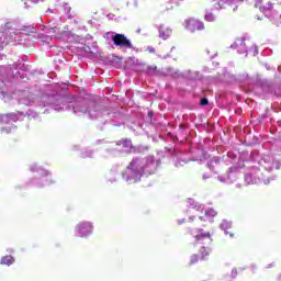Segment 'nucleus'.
Returning a JSON list of instances; mask_svg holds the SVG:
<instances>
[{
  "instance_id": "obj_1",
  "label": "nucleus",
  "mask_w": 281,
  "mask_h": 281,
  "mask_svg": "<svg viewBox=\"0 0 281 281\" xmlns=\"http://www.w3.org/2000/svg\"><path fill=\"white\" fill-rule=\"evenodd\" d=\"M188 234L193 237L191 245H193V247L200 246V255H192L190 257L189 267H192L198 265L200 260H207V256H210V251H207V245H212V235L201 228L195 231H188Z\"/></svg>"
},
{
  "instance_id": "obj_2",
  "label": "nucleus",
  "mask_w": 281,
  "mask_h": 281,
  "mask_svg": "<svg viewBox=\"0 0 281 281\" xmlns=\"http://www.w3.org/2000/svg\"><path fill=\"white\" fill-rule=\"evenodd\" d=\"M18 120L19 114L16 113L2 114L0 116V122L4 125V127H2V133H12V128H16L14 124H16Z\"/></svg>"
},
{
  "instance_id": "obj_3",
  "label": "nucleus",
  "mask_w": 281,
  "mask_h": 281,
  "mask_svg": "<svg viewBox=\"0 0 281 281\" xmlns=\"http://www.w3.org/2000/svg\"><path fill=\"white\" fill-rule=\"evenodd\" d=\"M184 27L188 32L194 34L196 32H203V30H205V23L199 19L189 18L184 21Z\"/></svg>"
},
{
  "instance_id": "obj_4",
  "label": "nucleus",
  "mask_w": 281,
  "mask_h": 281,
  "mask_svg": "<svg viewBox=\"0 0 281 281\" xmlns=\"http://www.w3.org/2000/svg\"><path fill=\"white\" fill-rule=\"evenodd\" d=\"M112 41L116 47H125L126 49H133V43L124 34H115Z\"/></svg>"
},
{
  "instance_id": "obj_5",
  "label": "nucleus",
  "mask_w": 281,
  "mask_h": 281,
  "mask_svg": "<svg viewBox=\"0 0 281 281\" xmlns=\"http://www.w3.org/2000/svg\"><path fill=\"white\" fill-rule=\"evenodd\" d=\"M76 232L81 238H87L89 234L93 233V225H91L89 222H80L76 226Z\"/></svg>"
},
{
  "instance_id": "obj_6",
  "label": "nucleus",
  "mask_w": 281,
  "mask_h": 281,
  "mask_svg": "<svg viewBox=\"0 0 281 281\" xmlns=\"http://www.w3.org/2000/svg\"><path fill=\"white\" fill-rule=\"evenodd\" d=\"M217 1V5L222 9L231 8L233 12H236L238 10V4L243 3L245 0H213Z\"/></svg>"
},
{
  "instance_id": "obj_7",
  "label": "nucleus",
  "mask_w": 281,
  "mask_h": 281,
  "mask_svg": "<svg viewBox=\"0 0 281 281\" xmlns=\"http://www.w3.org/2000/svg\"><path fill=\"white\" fill-rule=\"evenodd\" d=\"M255 8L260 12H269V10H273V3L269 0H256Z\"/></svg>"
},
{
  "instance_id": "obj_8",
  "label": "nucleus",
  "mask_w": 281,
  "mask_h": 281,
  "mask_svg": "<svg viewBox=\"0 0 281 281\" xmlns=\"http://www.w3.org/2000/svg\"><path fill=\"white\" fill-rule=\"evenodd\" d=\"M128 170H133L134 172H143L144 168L142 167V161L139 158H134L130 165L127 166Z\"/></svg>"
},
{
  "instance_id": "obj_9",
  "label": "nucleus",
  "mask_w": 281,
  "mask_h": 281,
  "mask_svg": "<svg viewBox=\"0 0 281 281\" xmlns=\"http://www.w3.org/2000/svg\"><path fill=\"white\" fill-rule=\"evenodd\" d=\"M159 36L160 38H162L164 41H168V38H170V36H172V30L161 26L159 29Z\"/></svg>"
},
{
  "instance_id": "obj_10",
  "label": "nucleus",
  "mask_w": 281,
  "mask_h": 281,
  "mask_svg": "<svg viewBox=\"0 0 281 281\" xmlns=\"http://www.w3.org/2000/svg\"><path fill=\"white\" fill-rule=\"evenodd\" d=\"M232 47H234V49H240L241 52H245V37H238L234 44L232 45Z\"/></svg>"
},
{
  "instance_id": "obj_11",
  "label": "nucleus",
  "mask_w": 281,
  "mask_h": 281,
  "mask_svg": "<svg viewBox=\"0 0 281 281\" xmlns=\"http://www.w3.org/2000/svg\"><path fill=\"white\" fill-rule=\"evenodd\" d=\"M204 21L207 23H214V21H216V15L214 13H206L204 15Z\"/></svg>"
},
{
  "instance_id": "obj_12",
  "label": "nucleus",
  "mask_w": 281,
  "mask_h": 281,
  "mask_svg": "<svg viewBox=\"0 0 281 281\" xmlns=\"http://www.w3.org/2000/svg\"><path fill=\"white\" fill-rule=\"evenodd\" d=\"M131 139L125 138L121 142V146H123V148H131Z\"/></svg>"
},
{
  "instance_id": "obj_13",
  "label": "nucleus",
  "mask_w": 281,
  "mask_h": 281,
  "mask_svg": "<svg viewBox=\"0 0 281 281\" xmlns=\"http://www.w3.org/2000/svg\"><path fill=\"white\" fill-rule=\"evenodd\" d=\"M1 262H14V257H12V255L4 256Z\"/></svg>"
},
{
  "instance_id": "obj_14",
  "label": "nucleus",
  "mask_w": 281,
  "mask_h": 281,
  "mask_svg": "<svg viewBox=\"0 0 281 281\" xmlns=\"http://www.w3.org/2000/svg\"><path fill=\"white\" fill-rule=\"evenodd\" d=\"M148 74H157V66H149L147 68Z\"/></svg>"
},
{
  "instance_id": "obj_15",
  "label": "nucleus",
  "mask_w": 281,
  "mask_h": 281,
  "mask_svg": "<svg viewBox=\"0 0 281 281\" xmlns=\"http://www.w3.org/2000/svg\"><path fill=\"white\" fill-rule=\"evenodd\" d=\"M200 104H201V106H207L210 104V101L207 100V98H203V99H201Z\"/></svg>"
},
{
  "instance_id": "obj_16",
  "label": "nucleus",
  "mask_w": 281,
  "mask_h": 281,
  "mask_svg": "<svg viewBox=\"0 0 281 281\" xmlns=\"http://www.w3.org/2000/svg\"><path fill=\"white\" fill-rule=\"evenodd\" d=\"M148 115H150V117H153V112H149Z\"/></svg>"
},
{
  "instance_id": "obj_17",
  "label": "nucleus",
  "mask_w": 281,
  "mask_h": 281,
  "mask_svg": "<svg viewBox=\"0 0 281 281\" xmlns=\"http://www.w3.org/2000/svg\"><path fill=\"white\" fill-rule=\"evenodd\" d=\"M229 237H231V238H234V234H229Z\"/></svg>"
}]
</instances>
